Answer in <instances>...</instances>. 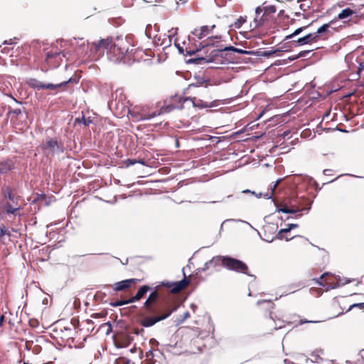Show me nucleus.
Here are the masks:
<instances>
[{
	"label": "nucleus",
	"mask_w": 364,
	"mask_h": 364,
	"mask_svg": "<svg viewBox=\"0 0 364 364\" xmlns=\"http://www.w3.org/2000/svg\"><path fill=\"white\" fill-rule=\"evenodd\" d=\"M196 82L192 83L189 85V87H198L200 86H204L207 87L210 85V80L201 76H196Z\"/></svg>",
	"instance_id": "22"
},
{
	"label": "nucleus",
	"mask_w": 364,
	"mask_h": 364,
	"mask_svg": "<svg viewBox=\"0 0 364 364\" xmlns=\"http://www.w3.org/2000/svg\"><path fill=\"white\" fill-rule=\"evenodd\" d=\"M330 23H325L318 28L317 31L309 33L302 38H299L296 43L299 45L311 44L321 40H325L328 38V28Z\"/></svg>",
	"instance_id": "6"
},
{
	"label": "nucleus",
	"mask_w": 364,
	"mask_h": 364,
	"mask_svg": "<svg viewBox=\"0 0 364 364\" xmlns=\"http://www.w3.org/2000/svg\"><path fill=\"white\" fill-rule=\"evenodd\" d=\"M91 316L93 317V318H100V317L105 316V314H104L102 313H97V314H92Z\"/></svg>",
	"instance_id": "43"
},
{
	"label": "nucleus",
	"mask_w": 364,
	"mask_h": 364,
	"mask_svg": "<svg viewBox=\"0 0 364 364\" xmlns=\"http://www.w3.org/2000/svg\"><path fill=\"white\" fill-rule=\"evenodd\" d=\"M208 101H204L198 99L196 97H184L183 96L175 95L166 99L164 101V105L158 112H153L151 114L139 113L137 117L138 120L151 119L163 113H168L174 109H182L183 105L186 101H191L194 107L199 109L211 108L218 105V100H213V97L209 95Z\"/></svg>",
	"instance_id": "2"
},
{
	"label": "nucleus",
	"mask_w": 364,
	"mask_h": 364,
	"mask_svg": "<svg viewBox=\"0 0 364 364\" xmlns=\"http://www.w3.org/2000/svg\"><path fill=\"white\" fill-rule=\"evenodd\" d=\"M9 114H15V115L18 116L21 114V110L19 108L11 109V110H9Z\"/></svg>",
	"instance_id": "39"
},
{
	"label": "nucleus",
	"mask_w": 364,
	"mask_h": 364,
	"mask_svg": "<svg viewBox=\"0 0 364 364\" xmlns=\"http://www.w3.org/2000/svg\"><path fill=\"white\" fill-rule=\"evenodd\" d=\"M219 38H220V36H218L210 37L208 39V42L205 46H210V45L214 46V40L219 39Z\"/></svg>",
	"instance_id": "38"
},
{
	"label": "nucleus",
	"mask_w": 364,
	"mask_h": 364,
	"mask_svg": "<svg viewBox=\"0 0 364 364\" xmlns=\"http://www.w3.org/2000/svg\"><path fill=\"white\" fill-rule=\"evenodd\" d=\"M155 354L152 350L146 353L144 363L145 364H156V360L154 358Z\"/></svg>",
	"instance_id": "25"
},
{
	"label": "nucleus",
	"mask_w": 364,
	"mask_h": 364,
	"mask_svg": "<svg viewBox=\"0 0 364 364\" xmlns=\"http://www.w3.org/2000/svg\"><path fill=\"white\" fill-rule=\"evenodd\" d=\"M139 280L137 279H129L116 282L111 285L114 291H122L128 289L132 286L135 285Z\"/></svg>",
	"instance_id": "10"
},
{
	"label": "nucleus",
	"mask_w": 364,
	"mask_h": 364,
	"mask_svg": "<svg viewBox=\"0 0 364 364\" xmlns=\"http://www.w3.org/2000/svg\"><path fill=\"white\" fill-rule=\"evenodd\" d=\"M276 51H264L262 54L263 56L269 57Z\"/></svg>",
	"instance_id": "45"
},
{
	"label": "nucleus",
	"mask_w": 364,
	"mask_h": 364,
	"mask_svg": "<svg viewBox=\"0 0 364 364\" xmlns=\"http://www.w3.org/2000/svg\"><path fill=\"white\" fill-rule=\"evenodd\" d=\"M115 43V46H117V49L121 51V54L123 56H125V54L129 52L130 48L129 41L125 38H117L116 41L114 42Z\"/></svg>",
	"instance_id": "15"
},
{
	"label": "nucleus",
	"mask_w": 364,
	"mask_h": 364,
	"mask_svg": "<svg viewBox=\"0 0 364 364\" xmlns=\"http://www.w3.org/2000/svg\"><path fill=\"white\" fill-rule=\"evenodd\" d=\"M23 364H29V363H26V362H24Z\"/></svg>",
	"instance_id": "57"
},
{
	"label": "nucleus",
	"mask_w": 364,
	"mask_h": 364,
	"mask_svg": "<svg viewBox=\"0 0 364 364\" xmlns=\"http://www.w3.org/2000/svg\"><path fill=\"white\" fill-rule=\"evenodd\" d=\"M131 303L132 302L129 301V299H123V300H118V301H112L110 303V305L113 307H118V306H121L126 305V304H131Z\"/></svg>",
	"instance_id": "30"
},
{
	"label": "nucleus",
	"mask_w": 364,
	"mask_h": 364,
	"mask_svg": "<svg viewBox=\"0 0 364 364\" xmlns=\"http://www.w3.org/2000/svg\"><path fill=\"white\" fill-rule=\"evenodd\" d=\"M278 183H279V181H277L272 187H271V193H270V195L269 196V198H271L273 194H274V190L276 189V188L278 186Z\"/></svg>",
	"instance_id": "41"
},
{
	"label": "nucleus",
	"mask_w": 364,
	"mask_h": 364,
	"mask_svg": "<svg viewBox=\"0 0 364 364\" xmlns=\"http://www.w3.org/2000/svg\"><path fill=\"white\" fill-rule=\"evenodd\" d=\"M68 83H75L76 84V83H77V80H76V79L74 77H70L68 80H65L58 84H52V83L45 84V83H43V89L54 90H56L57 88H62V90H64L65 87Z\"/></svg>",
	"instance_id": "14"
},
{
	"label": "nucleus",
	"mask_w": 364,
	"mask_h": 364,
	"mask_svg": "<svg viewBox=\"0 0 364 364\" xmlns=\"http://www.w3.org/2000/svg\"><path fill=\"white\" fill-rule=\"evenodd\" d=\"M174 45L178 48V52L181 54L192 55L195 54L198 50H193L189 47L186 46V42L183 41L182 44L178 42V39L177 38H174Z\"/></svg>",
	"instance_id": "17"
},
{
	"label": "nucleus",
	"mask_w": 364,
	"mask_h": 364,
	"mask_svg": "<svg viewBox=\"0 0 364 364\" xmlns=\"http://www.w3.org/2000/svg\"><path fill=\"white\" fill-rule=\"evenodd\" d=\"M43 153L47 156H53L57 152H63V144L59 142L56 138L46 141L42 146Z\"/></svg>",
	"instance_id": "7"
},
{
	"label": "nucleus",
	"mask_w": 364,
	"mask_h": 364,
	"mask_svg": "<svg viewBox=\"0 0 364 364\" xmlns=\"http://www.w3.org/2000/svg\"><path fill=\"white\" fill-rule=\"evenodd\" d=\"M4 318H5L4 315H1L0 316V327H1L3 326V323L4 322Z\"/></svg>",
	"instance_id": "47"
},
{
	"label": "nucleus",
	"mask_w": 364,
	"mask_h": 364,
	"mask_svg": "<svg viewBox=\"0 0 364 364\" xmlns=\"http://www.w3.org/2000/svg\"><path fill=\"white\" fill-rule=\"evenodd\" d=\"M315 283L318 284L319 286H322L326 289L332 288L334 284V277L333 275L325 273L322 274L318 279H314Z\"/></svg>",
	"instance_id": "12"
},
{
	"label": "nucleus",
	"mask_w": 364,
	"mask_h": 364,
	"mask_svg": "<svg viewBox=\"0 0 364 364\" xmlns=\"http://www.w3.org/2000/svg\"><path fill=\"white\" fill-rule=\"evenodd\" d=\"M354 307H358L360 309H364V303H358V304H352V305H350L349 310H350L351 309H353Z\"/></svg>",
	"instance_id": "40"
},
{
	"label": "nucleus",
	"mask_w": 364,
	"mask_h": 364,
	"mask_svg": "<svg viewBox=\"0 0 364 364\" xmlns=\"http://www.w3.org/2000/svg\"><path fill=\"white\" fill-rule=\"evenodd\" d=\"M151 289V287L148 285H143L139 288L136 294L129 298V301L132 303H134L136 301H140L143 299L146 293Z\"/></svg>",
	"instance_id": "18"
},
{
	"label": "nucleus",
	"mask_w": 364,
	"mask_h": 364,
	"mask_svg": "<svg viewBox=\"0 0 364 364\" xmlns=\"http://www.w3.org/2000/svg\"><path fill=\"white\" fill-rule=\"evenodd\" d=\"M28 85L33 89L41 90L43 89V82L35 79L31 78L27 81Z\"/></svg>",
	"instance_id": "24"
},
{
	"label": "nucleus",
	"mask_w": 364,
	"mask_h": 364,
	"mask_svg": "<svg viewBox=\"0 0 364 364\" xmlns=\"http://www.w3.org/2000/svg\"><path fill=\"white\" fill-rule=\"evenodd\" d=\"M15 163L12 159H8L0 161V173H6L14 168Z\"/></svg>",
	"instance_id": "21"
},
{
	"label": "nucleus",
	"mask_w": 364,
	"mask_h": 364,
	"mask_svg": "<svg viewBox=\"0 0 364 364\" xmlns=\"http://www.w3.org/2000/svg\"><path fill=\"white\" fill-rule=\"evenodd\" d=\"M329 171H330V170H328V169H326V170H324V171H323V172H324V173H325L326 175H327L328 173H329Z\"/></svg>",
	"instance_id": "50"
},
{
	"label": "nucleus",
	"mask_w": 364,
	"mask_h": 364,
	"mask_svg": "<svg viewBox=\"0 0 364 364\" xmlns=\"http://www.w3.org/2000/svg\"><path fill=\"white\" fill-rule=\"evenodd\" d=\"M4 43V44H11L12 43L10 41H5Z\"/></svg>",
	"instance_id": "53"
},
{
	"label": "nucleus",
	"mask_w": 364,
	"mask_h": 364,
	"mask_svg": "<svg viewBox=\"0 0 364 364\" xmlns=\"http://www.w3.org/2000/svg\"><path fill=\"white\" fill-rule=\"evenodd\" d=\"M329 171H330V170H328V169H326V170H324V171H323V172H324V173H325L326 175H327L328 173H329Z\"/></svg>",
	"instance_id": "51"
},
{
	"label": "nucleus",
	"mask_w": 364,
	"mask_h": 364,
	"mask_svg": "<svg viewBox=\"0 0 364 364\" xmlns=\"http://www.w3.org/2000/svg\"><path fill=\"white\" fill-rule=\"evenodd\" d=\"M263 9V13L267 14V16L269 18L271 14H273L276 12V8L274 6H265L262 8Z\"/></svg>",
	"instance_id": "31"
},
{
	"label": "nucleus",
	"mask_w": 364,
	"mask_h": 364,
	"mask_svg": "<svg viewBox=\"0 0 364 364\" xmlns=\"http://www.w3.org/2000/svg\"><path fill=\"white\" fill-rule=\"evenodd\" d=\"M190 316V314L188 311H186L184 314V318H188Z\"/></svg>",
	"instance_id": "48"
},
{
	"label": "nucleus",
	"mask_w": 364,
	"mask_h": 364,
	"mask_svg": "<svg viewBox=\"0 0 364 364\" xmlns=\"http://www.w3.org/2000/svg\"><path fill=\"white\" fill-rule=\"evenodd\" d=\"M220 264L230 271L252 276L250 274L249 267L246 263L229 256L219 255L213 257L210 261L205 262L203 269L205 270L210 267H215Z\"/></svg>",
	"instance_id": "3"
},
{
	"label": "nucleus",
	"mask_w": 364,
	"mask_h": 364,
	"mask_svg": "<svg viewBox=\"0 0 364 364\" xmlns=\"http://www.w3.org/2000/svg\"><path fill=\"white\" fill-rule=\"evenodd\" d=\"M246 21V18L245 17H242V16H240V18H238L237 19V21L233 23V26L235 28H240L242 25L243 23Z\"/></svg>",
	"instance_id": "32"
},
{
	"label": "nucleus",
	"mask_w": 364,
	"mask_h": 364,
	"mask_svg": "<svg viewBox=\"0 0 364 364\" xmlns=\"http://www.w3.org/2000/svg\"><path fill=\"white\" fill-rule=\"evenodd\" d=\"M321 321H314V320H306V319H301L300 320V323L301 324H303V323H318L320 322Z\"/></svg>",
	"instance_id": "42"
},
{
	"label": "nucleus",
	"mask_w": 364,
	"mask_h": 364,
	"mask_svg": "<svg viewBox=\"0 0 364 364\" xmlns=\"http://www.w3.org/2000/svg\"><path fill=\"white\" fill-rule=\"evenodd\" d=\"M298 227L297 224H288L287 228L281 229L279 230L277 238L279 240H285L287 241H289L291 239H293L295 236L291 237H286L285 234H288L291 230L294 229Z\"/></svg>",
	"instance_id": "19"
},
{
	"label": "nucleus",
	"mask_w": 364,
	"mask_h": 364,
	"mask_svg": "<svg viewBox=\"0 0 364 364\" xmlns=\"http://www.w3.org/2000/svg\"><path fill=\"white\" fill-rule=\"evenodd\" d=\"M215 28V25L214 24L210 26H203L199 29H195V31L193 33L199 39H201L203 37L208 36L210 33V32L213 31Z\"/></svg>",
	"instance_id": "20"
},
{
	"label": "nucleus",
	"mask_w": 364,
	"mask_h": 364,
	"mask_svg": "<svg viewBox=\"0 0 364 364\" xmlns=\"http://www.w3.org/2000/svg\"><path fill=\"white\" fill-rule=\"evenodd\" d=\"M309 51H304V53H301L299 54V56L303 57V56H304V53H309Z\"/></svg>",
	"instance_id": "49"
},
{
	"label": "nucleus",
	"mask_w": 364,
	"mask_h": 364,
	"mask_svg": "<svg viewBox=\"0 0 364 364\" xmlns=\"http://www.w3.org/2000/svg\"><path fill=\"white\" fill-rule=\"evenodd\" d=\"M94 323L90 319H87L85 321H83L82 325L84 326L82 328H80V331H82L83 329H85L87 332H92L95 327L93 326Z\"/></svg>",
	"instance_id": "26"
},
{
	"label": "nucleus",
	"mask_w": 364,
	"mask_h": 364,
	"mask_svg": "<svg viewBox=\"0 0 364 364\" xmlns=\"http://www.w3.org/2000/svg\"><path fill=\"white\" fill-rule=\"evenodd\" d=\"M285 236L286 237H291L290 235H287V234H285Z\"/></svg>",
	"instance_id": "56"
},
{
	"label": "nucleus",
	"mask_w": 364,
	"mask_h": 364,
	"mask_svg": "<svg viewBox=\"0 0 364 364\" xmlns=\"http://www.w3.org/2000/svg\"><path fill=\"white\" fill-rule=\"evenodd\" d=\"M356 14V11L350 8H346L338 14V18L340 20L346 19Z\"/></svg>",
	"instance_id": "23"
},
{
	"label": "nucleus",
	"mask_w": 364,
	"mask_h": 364,
	"mask_svg": "<svg viewBox=\"0 0 364 364\" xmlns=\"http://www.w3.org/2000/svg\"><path fill=\"white\" fill-rule=\"evenodd\" d=\"M8 198H9V200H11L12 201H14V196L13 195V193L11 191L8 193Z\"/></svg>",
	"instance_id": "46"
},
{
	"label": "nucleus",
	"mask_w": 364,
	"mask_h": 364,
	"mask_svg": "<svg viewBox=\"0 0 364 364\" xmlns=\"http://www.w3.org/2000/svg\"><path fill=\"white\" fill-rule=\"evenodd\" d=\"M68 54V53L50 50L46 53L45 61L49 68H57L61 64L62 56L67 58Z\"/></svg>",
	"instance_id": "8"
},
{
	"label": "nucleus",
	"mask_w": 364,
	"mask_h": 364,
	"mask_svg": "<svg viewBox=\"0 0 364 364\" xmlns=\"http://www.w3.org/2000/svg\"><path fill=\"white\" fill-rule=\"evenodd\" d=\"M115 43L111 38H106L100 41L98 43H92L91 45V51L95 52L97 57L104 55L107 52V58L114 63H119L124 59L121 51L117 49Z\"/></svg>",
	"instance_id": "4"
},
{
	"label": "nucleus",
	"mask_w": 364,
	"mask_h": 364,
	"mask_svg": "<svg viewBox=\"0 0 364 364\" xmlns=\"http://www.w3.org/2000/svg\"><path fill=\"white\" fill-rule=\"evenodd\" d=\"M55 332L57 333V336L62 340L63 342H65L68 344H71L74 343L75 338L73 337V330L70 328H65V330L63 331L62 328L55 329Z\"/></svg>",
	"instance_id": "11"
},
{
	"label": "nucleus",
	"mask_w": 364,
	"mask_h": 364,
	"mask_svg": "<svg viewBox=\"0 0 364 364\" xmlns=\"http://www.w3.org/2000/svg\"><path fill=\"white\" fill-rule=\"evenodd\" d=\"M72 55H73L72 53H70L69 57H68V58H69Z\"/></svg>",
	"instance_id": "54"
},
{
	"label": "nucleus",
	"mask_w": 364,
	"mask_h": 364,
	"mask_svg": "<svg viewBox=\"0 0 364 364\" xmlns=\"http://www.w3.org/2000/svg\"><path fill=\"white\" fill-rule=\"evenodd\" d=\"M81 43H77V45L75 46L74 50V58L76 59H83L85 58L90 57L89 55V50L92 53L90 50L91 46H89L88 43H87L85 41H82Z\"/></svg>",
	"instance_id": "9"
},
{
	"label": "nucleus",
	"mask_w": 364,
	"mask_h": 364,
	"mask_svg": "<svg viewBox=\"0 0 364 364\" xmlns=\"http://www.w3.org/2000/svg\"><path fill=\"white\" fill-rule=\"evenodd\" d=\"M20 210V207L14 208L9 203H7L4 205V211L6 214L16 215L18 210Z\"/></svg>",
	"instance_id": "27"
},
{
	"label": "nucleus",
	"mask_w": 364,
	"mask_h": 364,
	"mask_svg": "<svg viewBox=\"0 0 364 364\" xmlns=\"http://www.w3.org/2000/svg\"><path fill=\"white\" fill-rule=\"evenodd\" d=\"M130 333L138 334L139 330L137 328H133L132 331L129 333H123L119 334L117 336V342L119 347H127L132 342L133 337L130 335Z\"/></svg>",
	"instance_id": "13"
},
{
	"label": "nucleus",
	"mask_w": 364,
	"mask_h": 364,
	"mask_svg": "<svg viewBox=\"0 0 364 364\" xmlns=\"http://www.w3.org/2000/svg\"><path fill=\"white\" fill-rule=\"evenodd\" d=\"M10 235L9 231L4 225H0V239H2L4 235L10 236Z\"/></svg>",
	"instance_id": "33"
},
{
	"label": "nucleus",
	"mask_w": 364,
	"mask_h": 364,
	"mask_svg": "<svg viewBox=\"0 0 364 364\" xmlns=\"http://www.w3.org/2000/svg\"><path fill=\"white\" fill-rule=\"evenodd\" d=\"M114 364H129V360L124 357H120L116 359Z\"/></svg>",
	"instance_id": "36"
},
{
	"label": "nucleus",
	"mask_w": 364,
	"mask_h": 364,
	"mask_svg": "<svg viewBox=\"0 0 364 364\" xmlns=\"http://www.w3.org/2000/svg\"><path fill=\"white\" fill-rule=\"evenodd\" d=\"M300 210L298 208H290L286 205H282L280 208H278L279 212H282L284 213H296L299 212Z\"/></svg>",
	"instance_id": "29"
},
{
	"label": "nucleus",
	"mask_w": 364,
	"mask_h": 364,
	"mask_svg": "<svg viewBox=\"0 0 364 364\" xmlns=\"http://www.w3.org/2000/svg\"><path fill=\"white\" fill-rule=\"evenodd\" d=\"M14 100L16 101V102H17V103H20L18 100H15V99H14Z\"/></svg>",
	"instance_id": "55"
},
{
	"label": "nucleus",
	"mask_w": 364,
	"mask_h": 364,
	"mask_svg": "<svg viewBox=\"0 0 364 364\" xmlns=\"http://www.w3.org/2000/svg\"><path fill=\"white\" fill-rule=\"evenodd\" d=\"M123 164L127 166H132V165H134L136 164H142V165H144L145 163H144V161L143 159H128L125 161H123Z\"/></svg>",
	"instance_id": "28"
},
{
	"label": "nucleus",
	"mask_w": 364,
	"mask_h": 364,
	"mask_svg": "<svg viewBox=\"0 0 364 364\" xmlns=\"http://www.w3.org/2000/svg\"><path fill=\"white\" fill-rule=\"evenodd\" d=\"M358 73L360 75H364V65L360 64V66L358 69Z\"/></svg>",
	"instance_id": "44"
},
{
	"label": "nucleus",
	"mask_w": 364,
	"mask_h": 364,
	"mask_svg": "<svg viewBox=\"0 0 364 364\" xmlns=\"http://www.w3.org/2000/svg\"><path fill=\"white\" fill-rule=\"evenodd\" d=\"M232 51L238 53H244L245 51L242 49L237 48L232 46H227L223 48L213 50L211 52L210 56L201 57L191 59L190 61L193 62L196 64H204L212 63L218 60L219 58H223V55H227V52Z\"/></svg>",
	"instance_id": "5"
},
{
	"label": "nucleus",
	"mask_w": 364,
	"mask_h": 364,
	"mask_svg": "<svg viewBox=\"0 0 364 364\" xmlns=\"http://www.w3.org/2000/svg\"><path fill=\"white\" fill-rule=\"evenodd\" d=\"M168 32V36L169 38V42L171 43L172 41V38H174L177 35L178 28H172Z\"/></svg>",
	"instance_id": "35"
},
{
	"label": "nucleus",
	"mask_w": 364,
	"mask_h": 364,
	"mask_svg": "<svg viewBox=\"0 0 364 364\" xmlns=\"http://www.w3.org/2000/svg\"><path fill=\"white\" fill-rule=\"evenodd\" d=\"M189 280L186 275L179 282H161L156 286L144 301L142 309L149 315L141 321V325L148 328L169 317L176 311L180 302L178 298L170 293H179L186 288Z\"/></svg>",
	"instance_id": "1"
},
{
	"label": "nucleus",
	"mask_w": 364,
	"mask_h": 364,
	"mask_svg": "<svg viewBox=\"0 0 364 364\" xmlns=\"http://www.w3.org/2000/svg\"><path fill=\"white\" fill-rule=\"evenodd\" d=\"M306 27H301V28H297L296 30H295V31L294 33H292L290 35L287 36L285 38V40L290 39V38H293L294 36L299 35L300 33H301L303 31V30Z\"/></svg>",
	"instance_id": "34"
},
{
	"label": "nucleus",
	"mask_w": 364,
	"mask_h": 364,
	"mask_svg": "<svg viewBox=\"0 0 364 364\" xmlns=\"http://www.w3.org/2000/svg\"><path fill=\"white\" fill-rule=\"evenodd\" d=\"M38 198H43V199H45V198H46V196H45V195H40V196H38Z\"/></svg>",
	"instance_id": "52"
},
{
	"label": "nucleus",
	"mask_w": 364,
	"mask_h": 364,
	"mask_svg": "<svg viewBox=\"0 0 364 364\" xmlns=\"http://www.w3.org/2000/svg\"><path fill=\"white\" fill-rule=\"evenodd\" d=\"M28 323L29 326L32 328H37L39 325V321L36 318H31Z\"/></svg>",
	"instance_id": "37"
},
{
	"label": "nucleus",
	"mask_w": 364,
	"mask_h": 364,
	"mask_svg": "<svg viewBox=\"0 0 364 364\" xmlns=\"http://www.w3.org/2000/svg\"><path fill=\"white\" fill-rule=\"evenodd\" d=\"M256 16L255 18V27H259L264 25L265 22L269 21V17L263 13V9L257 7L255 11Z\"/></svg>",
	"instance_id": "16"
}]
</instances>
